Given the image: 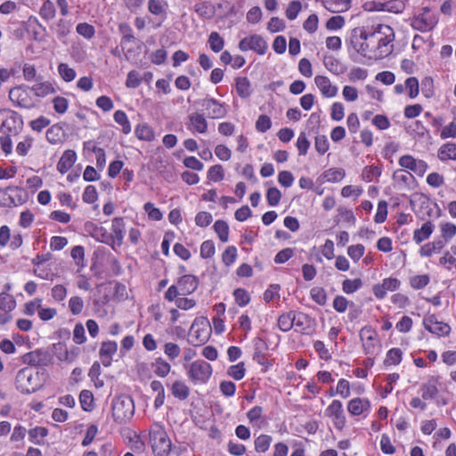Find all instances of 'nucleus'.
<instances>
[{
	"label": "nucleus",
	"mask_w": 456,
	"mask_h": 456,
	"mask_svg": "<svg viewBox=\"0 0 456 456\" xmlns=\"http://www.w3.org/2000/svg\"><path fill=\"white\" fill-rule=\"evenodd\" d=\"M367 28L371 46H374V59H382L391 54L394 51V29L386 24H377Z\"/></svg>",
	"instance_id": "1"
},
{
	"label": "nucleus",
	"mask_w": 456,
	"mask_h": 456,
	"mask_svg": "<svg viewBox=\"0 0 456 456\" xmlns=\"http://www.w3.org/2000/svg\"><path fill=\"white\" fill-rule=\"evenodd\" d=\"M149 443L156 456L169 455L172 448V442L162 424L155 422L150 427Z\"/></svg>",
	"instance_id": "2"
},
{
	"label": "nucleus",
	"mask_w": 456,
	"mask_h": 456,
	"mask_svg": "<svg viewBox=\"0 0 456 456\" xmlns=\"http://www.w3.org/2000/svg\"><path fill=\"white\" fill-rule=\"evenodd\" d=\"M188 379L194 384H206L212 376L213 369L208 362L198 359L191 363H184Z\"/></svg>",
	"instance_id": "3"
},
{
	"label": "nucleus",
	"mask_w": 456,
	"mask_h": 456,
	"mask_svg": "<svg viewBox=\"0 0 456 456\" xmlns=\"http://www.w3.org/2000/svg\"><path fill=\"white\" fill-rule=\"evenodd\" d=\"M112 416L117 422H126L134 413V400L129 395H119L112 401Z\"/></svg>",
	"instance_id": "4"
},
{
	"label": "nucleus",
	"mask_w": 456,
	"mask_h": 456,
	"mask_svg": "<svg viewBox=\"0 0 456 456\" xmlns=\"http://www.w3.org/2000/svg\"><path fill=\"white\" fill-rule=\"evenodd\" d=\"M211 333V325L206 317L196 318L190 329L189 336L191 345L197 346L205 344Z\"/></svg>",
	"instance_id": "5"
},
{
	"label": "nucleus",
	"mask_w": 456,
	"mask_h": 456,
	"mask_svg": "<svg viewBox=\"0 0 456 456\" xmlns=\"http://www.w3.org/2000/svg\"><path fill=\"white\" fill-rule=\"evenodd\" d=\"M38 373H33L28 368L20 370L16 375V388L22 394H31L40 387Z\"/></svg>",
	"instance_id": "6"
},
{
	"label": "nucleus",
	"mask_w": 456,
	"mask_h": 456,
	"mask_svg": "<svg viewBox=\"0 0 456 456\" xmlns=\"http://www.w3.org/2000/svg\"><path fill=\"white\" fill-rule=\"evenodd\" d=\"M438 17L430 8L423 7L411 21L413 29L420 32L431 31L437 24Z\"/></svg>",
	"instance_id": "7"
},
{
	"label": "nucleus",
	"mask_w": 456,
	"mask_h": 456,
	"mask_svg": "<svg viewBox=\"0 0 456 456\" xmlns=\"http://www.w3.org/2000/svg\"><path fill=\"white\" fill-rule=\"evenodd\" d=\"M22 118L15 111L0 110V131L5 134H17L22 127Z\"/></svg>",
	"instance_id": "8"
},
{
	"label": "nucleus",
	"mask_w": 456,
	"mask_h": 456,
	"mask_svg": "<svg viewBox=\"0 0 456 456\" xmlns=\"http://www.w3.org/2000/svg\"><path fill=\"white\" fill-rule=\"evenodd\" d=\"M360 339L362 344L363 351L366 354H374L379 351L378 333L372 327L364 326L361 329Z\"/></svg>",
	"instance_id": "9"
},
{
	"label": "nucleus",
	"mask_w": 456,
	"mask_h": 456,
	"mask_svg": "<svg viewBox=\"0 0 456 456\" xmlns=\"http://www.w3.org/2000/svg\"><path fill=\"white\" fill-rule=\"evenodd\" d=\"M239 48L242 52L252 50L263 55L266 53L268 45L261 36L255 34L242 38L239 43Z\"/></svg>",
	"instance_id": "10"
},
{
	"label": "nucleus",
	"mask_w": 456,
	"mask_h": 456,
	"mask_svg": "<svg viewBox=\"0 0 456 456\" xmlns=\"http://www.w3.org/2000/svg\"><path fill=\"white\" fill-rule=\"evenodd\" d=\"M325 415L331 419L334 427L342 430L346 423V419L343 410V404L339 400H333L325 409Z\"/></svg>",
	"instance_id": "11"
},
{
	"label": "nucleus",
	"mask_w": 456,
	"mask_h": 456,
	"mask_svg": "<svg viewBox=\"0 0 456 456\" xmlns=\"http://www.w3.org/2000/svg\"><path fill=\"white\" fill-rule=\"evenodd\" d=\"M423 326L430 333L437 337H447L451 332L449 324L439 322L435 314H428L423 318Z\"/></svg>",
	"instance_id": "12"
},
{
	"label": "nucleus",
	"mask_w": 456,
	"mask_h": 456,
	"mask_svg": "<svg viewBox=\"0 0 456 456\" xmlns=\"http://www.w3.org/2000/svg\"><path fill=\"white\" fill-rule=\"evenodd\" d=\"M369 36L370 33L368 28H362L360 29L359 37L355 38V40H353L352 43L354 44V47L360 54L370 59H374V46H371Z\"/></svg>",
	"instance_id": "13"
},
{
	"label": "nucleus",
	"mask_w": 456,
	"mask_h": 456,
	"mask_svg": "<svg viewBox=\"0 0 456 456\" xmlns=\"http://www.w3.org/2000/svg\"><path fill=\"white\" fill-rule=\"evenodd\" d=\"M371 403L368 398L355 397L347 403V411L354 417L365 419L370 412Z\"/></svg>",
	"instance_id": "14"
},
{
	"label": "nucleus",
	"mask_w": 456,
	"mask_h": 456,
	"mask_svg": "<svg viewBox=\"0 0 456 456\" xmlns=\"http://www.w3.org/2000/svg\"><path fill=\"white\" fill-rule=\"evenodd\" d=\"M22 362L31 366H46L51 362L49 353L45 349H36L22 355Z\"/></svg>",
	"instance_id": "15"
},
{
	"label": "nucleus",
	"mask_w": 456,
	"mask_h": 456,
	"mask_svg": "<svg viewBox=\"0 0 456 456\" xmlns=\"http://www.w3.org/2000/svg\"><path fill=\"white\" fill-rule=\"evenodd\" d=\"M125 219L123 217H115L111 221V232L109 233L111 240L109 242V246L114 248L115 245L118 247L123 244L125 238Z\"/></svg>",
	"instance_id": "16"
},
{
	"label": "nucleus",
	"mask_w": 456,
	"mask_h": 456,
	"mask_svg": "<svg viewBox=\"0 0 456 456\" xmlns=\"http://www.w3.org/2000/svg\"><path fill=\"white\" fill-rule=\"evenodd\" d=\"M399 165L422 176L428 170V164L421 159H416L411 155H403L399 159Z\"/></svg>",
	"instance_id": "17"
},
{
	"label": "nucleus",
	"mask_w": 456,
	"mask_h": 456,
	"mask_svg": "<svg viewBox=\"0 0 456 456\" xmlns=\"http://www.w3.org/2000/svg\"><path fill=\"white\" fill-rule=\"evenodd\" d=\"M401 286V281L397 278H386L379 284H375L372 288V292L378 299H383L387 291H395Z\"/></svg>",
	"instance_id": "18"
},
{
	"label": "nucleus",
	"mask_w": 456,
	"mask_h": 456,
	"mask_svg": "<svg viewBox=\"0 0 456 456\" xmlns=\"http://www.w3.org/2000/svg\"><path fill=\"white\" fill-rule=\"evenodd\" d=\"M201 105L208 111V116L211 118H223L227 114L225 104L214 98L204 99Z\"/></svg>",
	"instance_id": "19"
},
{
	"label": "nucleus",
	"mask_w": 456,
	"mask_h": 456,
	"mask_svg": "<svg viewBox=\"0 0 456 456\" xmlns=\"http://www.w3.org/2000/svg\"><path fill=\"white\" fill-rule=\"evenodd\" d=\"M85 229L92 238L99 242L109 245L110 240H111L108 231L102 225H98L93 222H87L85 224Z\"/></svg>",
	"instance_id": "20"
},
{
	"label": "nucleus",
	"mask_w": 456,
	"mask_h": 456,
	"mask_svg": "<svg viewBox=\"0 0 456 456\" xmlns=\"http://www.w3.org/2000/svg\"><path fill=\"white\" fill-rule=\"evenodd\" d=\"M176 284L181 295L187 296L192 294L198 289L199 280L194 275L185 274L178 279Z\"/></svg>",
	"instance_id": "21"
},
{
	"label": "nucleus",
	"mask_w": 456,
	"mask_h": 456,
	"mask_svg": "<svg viewBox=\"0 0 456 456\" xmlns=\"http://www.w3.org/2000/svg\"><path fill=\"white\" fill-rule=\"evenodd\" d=\"M187 128L191 133L205 134L208 131V121L203 114L194 112L189 115Z\"/></svg>",
	"instance_id": "22"
},
{
	"label": "nucleus",
	"mask_w": 456,
	"mask_h": 456,
	"mask_svg": "<svg viewBox=\"0 0 456 456\" xmlns=\"http://www.w3.org/2000/svg\"><path fill=\"white\" fill-rule=\"evenodd\" d=\"M117 351L118 344L115 341H105L102 343L99 354L103 366L110 367L111 365L112 357Z\"/></svg>",
	"instance_id": "23"
},
{
	"label": "nucleus",
	"mask_w": 456,
	"mask_h": 456,
	"mask_svg": "<svg viewBox=\"0 0 456 456\" xmlns=\"http://www.w3.org/2000/svg\"><path fill=\"white\" fill-rule=\"evenodd\" d=\"M314 83L322 94L326 98L335 97L338 94V86L332 85L329 77L325 76H316Z\"/></svg>",
	"instance_id": "24"
},
{
	"label": "nucleus",
	"mask_w": 456,
	"mask_h": 456,
	"mask_svg": "<svg viewBox=\"0 0 456 456\" xmlns=\"http://www.w3.org/2000/svg\"><path fill=\"white\" fill-rule=\"evenodd\" d=\"M352 0H322L323 7L332 12L340 13L350 9Z\"/></svg>",
	"instance_id": "25"
},
{
	"label": "nucleus",
	"mask_w": 456,
	"mask_h": 456,
	"mask_svg": "<svg viewBox=\"0 0 456 456\" xmlns=\"http://www.w3.org/2000/svg\"><path fill=\"white\" fill-rule=\"evenodd\" d=\"M76 159H77V154L74 151H72V150L65 151L62 153L60 160L57 163V170L61 174L67 173L71 168V167L74 165V163L76 162Z\"/></svg>",
	"instance_id": "26"
},
{
	"label": "nucleus",
	"mask_w": 456,
	"mask_h": 456,
	"mask_svg": "<svg viewBox=\"0 0 456 456\" xmlns=\"http://www.w3.org/2000/svg\"><path fill=\"white\" fill-rule=\"evenodd\" d=\"M435 228L436 226L431 221H426L422 224L420 228L416 229L413 232V240L417 244H420L421 242L427 240L434 232Z\"/></svg>",
	"instance_id": "27"
},
{
	"label": "nucleus",
	"mask_w": 456,
	"mask_h": 456,
	"mask_svg": "<svg viewBox=\"0 0 456 456\" xmlns=\"http://www.w3.org/2000/svg\"><path fill=\"white\" fill-rule=\"evenodd\" d=\"M10 208L23 205L28 200L24 189L18 186H8Z\"/></svg>",
	"instance_id": "28"
},
{
	"label": "nucleus",
	"mask_w": 456,
	"mask_h": 456,
	"mask_svg": "<svg viewBox=\"0 0 456 456\" xmlns=\"http://www.w3.org/2000/svg\"><path fill=\"white\" fill-rule=\"evenodd\" d=\"M71 30L72 22L65 19H60L54 27V32L57 38L64 45H67V37L70 34Z\"/></svg>",
	"instance_id": "29"
},
{
	"label": "nucleus",
	"mask_w": 456,
	"mask_h": 456,
	"mask_svg": "<svg viewBox=\"0 0 456 456\" xmlns=\"http://www.w3.org/2000/svg\"><path fill=\"white\" fill-rule=\"evenodd\" d=\"M419 394L424 401L435 399L438 394L436 382L434 379H429L428 382L421 384Z\"/></svg>",
	"instance_id": "30"
},
{
	"label": "nucleus",
	"mask_w": 456,
	"mask_h": 456,
	"mask_svg": "<svg viewBox=\"0 0 456 456\" xmlns=\"http://www.w3.org/2000/svg\"><path fill=\"white\" fill-rule=\"evenodd\" d=\"M167 3L164 0H149L148 2L149 12L155 16L160 17L161 21L167 18Z\"/></svg>",
	"instance_id": "31"
},
{
	"label": "nucleus",
	"mask_w": 456,
	"mask_h": 456,
	"mask_svg": "<svg viewBox=\"0 0 456 456\" xmlns=\"http://www.w3.org/2000/svg\"><path fill=\"white\" fill-rule=\"evenodd\" d=\"M437 157L443 162L447 160H456V143L446 142L440 146L437 151Z\"/></svg>",
	"instance_id": "32"
},
{
	"label": "nucleus",
	"mask_w": 456,
	"mask_h": 456,
	"mask_svg": "<svg viewBox=\"0 0 456 456\" xmlns=\"http://www.w3.org/2000/svg\"><path fill=\"white\" fill-rule=\"evenodd\" d=\"M31 91L37 97H45L56 92L54 85L50 81L39 82L32 86Z\"/></svg>",
	"instance_id": "33"
},
{
	"label": "nucleus",
	"mask_w": 456,
	"mask_h": 456,
	"mask_svg": "<svg viewBox=\"0 0 456 456\" xmlns=\"http://www.w3.org/2000/svg\"><path fill=\"white\" fill-rule=\"evenodd\" d=\"M48 434L49 431L46 428L39 426L31 428L28 432L29 441L37 445L45 444V439Z\"/></svg>",
	"instance_id": "34"
},
{
	"label": "nucleus",
	"mask_w": 456,
	"mask_h": 456,
	"mask_svg": "<svg viewBox=\"0 0 456 456\" xmlns=\"http://www.w3.org/2000/svg\"><path fill=\"white\" fill-rule=\"evenodd\" d=\"M134 134L141 141L152 142L155 139L152 127L146 123L138 124L134 128Z\"/></svg>",
	"instance_id": "35"
},
{
	"label": "nucleus",
	"mask_w": 456,
	"mask_h": 456,
	"mask_svg": "<svg viewBox=\"0 0 456 456\" xmlns=\"http://www.w3.org/2000/svg\"><path fill=\"white\" fill-rule=\"evenodd\" d=\"M236 92L242 99L248 98L252 94L251 83L246 77H237L235 80Z\"/></svg>",
	"instance_id": "36"
},
{
	"label": "nucleus",
	"mask_w": 456,
	"mask_h": 456,
	"mask_svg": "<svg viewBox=\"0 0 456 456\" xmlns=\"http://www.w3.org/2000/svg\"><path fill=\"white\" fill-rule=\"evenodd\" d=\"M151 369L158 377L166 378L171 370V365L162 357H158L151 362Z\"/></svg>",
	"instance_id": "37"
},
{
	"label": "nucleus",
	"mask_w": 456,
	"mask_h": 456,
	"mask_svg": "<svg viewBox=\"0 0 456 456\" xmlns=\"http://www.w3.org/2000/svg\"><path fill=\"white\" fill-rule=\"evenodd\" d=\"M171 393L174 397L183 401L188 398L190 395V388L184 381L175 380L171 387Z\"/></svg>",
	"instance_id": "38"
},
{
	"label": "nucleus",
	"mask_w": 456,
	"mask_h": 456,
	"mask_svg": "<svg viewBox=\"0 0 456 456\" xmlns=\"http://www.w3.org/2000/svg\"><path fill=\"white\" fill-rule=\"evenodd\" d=\"M296 320L297 314L294 312L283 314L278 319V327L281 331L287 332L292 329Z\"/></svg>",
	"instance_id": "39"
},
{
	"label": "nucleus",
	"mask_w": 456,
	"mask_h": 456,
	"mask_svg": "<svg viewBox=\"0 0 456 456\" xmlns=\"http://www.w3.org/2000/svg\"><path fill=\"white\" fill-rule=\"evenodd\" d=\"M441 238L444 242L451 241L456 235V224L452 222H442L439 224Z\"/></svg>",
	"instance_id": "40"
},
{
	"label": "nucleus",
	"mask_w": 456,
	"mask_h": 456,
	"mask_svg": "<svg viewBox=\"0 0 456 456\" xmlns=\"http://www.w3.org/2000/svg\"><path fill=\"white\" fill-rule=\"evenodd\" d=\"M322 175L326 182L338 183L345 178L346 171L343 168L332 167L327 169Z\"/></svg>",
	"instance_id": "41"
},
{
	"label": "nucleus",
	"mask_w": 456,
	"mask_h": 456,
	"mask_svg": "<svg viewBox=\"0 0 456 456\" xmlns=\"http://www.w3.org/2000/svg\"><path fill=\"white\" fill-rule=\"evenodd\" d=\"M10 98L12 101H15L17 105L21 108H29L31 106V104L28 102L26 92L22 91L20 88L11 90Z\"/></svg>",
	"instance_id": "42"
},
{
	"label": "nucleus",
	"mask_w": 456,
	"mask_h": 456,
	"mask_svg": "<svg viewBox=\"0 0 456 456\" xmlns=\"http://www.w3.org/2000/svg\"><path fill=\"white\" fill-rule=\"evenodd\" d=\"M214 231L222 242H227L229 240V225L224 220H217L213 225Z\"/></svg>",
	"instance_id": "43"
},
{
	"label": "nucleus",
	"mask_w": 456,
	"mask_h": 456,
	"mask_svg": "<svg viewBox=\"0 0 456 456\" xmlns=\"http://www.w3.org/2000/svg\"><path fill=\"white\" fill-rule=\"evenodd\" d=\"M273 438L269 435L262 434L255 439V450L257 452L264 453L270 448Z\"/></svg>",
	"instance_id": "44"
},
{
	"label": "nucleus",
	"mask_w": 456,
	"mask_h": 456,
	"mask_svg": "<svg viewBox=\"0 0 456 456\" xmlns=\"http://www.w3.org/2000/svg\"><path fill=\"white\" fill-rule=\"evenodd\" d=\"M113 118L116 123L122 126V132L125 134H128L131 132V124L125 111L120 110H117L113 115Z\"/></svg>",
	"instance_id": "45"
},
{
	"label": "nucleus",
	"mask_w": 456,
	"mask_h": 456,
	"mask_svg": "<svg viewBox=\"0 0 456 456\" xmlns=\"http://www.w3.org/2000/svg\"><path fill=\"white\" fill-rule=\"evenodd\" d=\"M16 307V300L7 292L0 293V309L3 312H12Z\"/></svg>",
	"instance_id": "46"
},
{
	"label": "nucleus",
	"mask_w": 456,
	"mask_h": 456,
	"mask_svg": "<svg viewBox=\"0 0 456 456\" xmlns=\"http://www.w3.org/2000/svg\"><path fill=\"white\" fill-rule=\"evenodd\" d=\"M208 44L213 52L219 53L224 46V40L219 33L213 31L208 37Z\"/></svg>",
	"instance_id": "47"
},
{
	"label": "nucleus",
	"mask_w": 456,
	"mask_h": 456,
	"mask_svg": "<svg viewBox=\"0 0 456 456\" xmlns=\"http://www.w3.org/2000/svg\"><path fill=\"white\" fill-rule=\"evenodd\" d=\"M58 73L65 82H71L76 78L77 72L67 63L61 62L58 65Z\"/></svg>",
	"instance_id": "48"
},
{
	"label": "nucleus",
	"mask_w": 456,
	"mask_h": 456,
	"mask_svg": "<svg viewBox=\"0 0 456 456\" xmlns=\"http://www.w3.org/2000/svg\"><path fill=\"white\" fill-rule=\"evenodd\" d=\"M381 175V167L379 166H367L362 169L361 177L365 182H371Z\"/></svg>",
	"instance_id": "49"
},
{
	"label": "nucleus",
	"mask_w": 456,
	"mask_h": 456,
	"mask_svg": "<svg viewBox=\"0 0 456 456\" xmlns=\"http://www.w3.org/2000/svg\"><path fill=\"white\" fill-rule=\"evenodd\" d=\"M55 12L54 4L50 0H46L43 3L39 14L45 20H50L55 17Z\"/></svg>",
	"instance_id": "50"
},
{
	"label": "nucleus",
	"mask_w": 456,
	"mask_h": 456,
	"mask_svg": "<svg viewBox=\"0 0 456 456\" xmlns=\"http://www.w3.org/2000/svg\"><path fill=\"white\" fill-rule=\"evenodd\" d=\"M403 352L400 348H391L387 351L384 363L386 365H398L402 362Z\"/></svg>",
	"instance_id": "51"
},
{
	"label": "nucleus",
	"mask_w": 456,
	"mask_h": 456,
	"mask_svg": "<svg viewBox=\"0 0 456 456\" xmlns=\"http://www.w3.org/2000/svg\"><path fill=\"white\" fill-rule=\"evenodd\" d=\"M405 90H408V94L411 99H415L419 94V83L417 77H410L406 78Z\"/></svg>",
	"instance_id": "52"
},
{
	"label": "nucleus",
	"mask_w": 456,
	"mask_h": 456,
	"mask_svg": "<svg viewBox=\"0 0 456 456\" xmlns=\"http://www.w3.org/2000/svg\"><path fill=\"white\" fill-rule=\"evenodd\" d=\"M84 300L79 296H73L69 299V309L73 315H78L83 312Z\"/></svg>",
	"instance_id": "53"
},
{
	"label": "nucleus",
	"mask_w": 456,
	"mask_h": 456,
	"mask_svg": "<svg viewBox=\"0 0 456 456\" xmlns=\"http://www.w3.org/2000/svg\"><path fill=\"white\" fill-rule=\"evenodd\" d=\"M76 31L88 40L92 39L95 35L94 27L87 22L78 23L76 27Z\"/></svg>",
	"instance_id": "54"
},
{
	"label": "nucleus",
	"mask_w": 456,
	"mask_h": 456,
	"mask_svg": "<svg viewBox=\"0 0 456 456\" xmlns=\"http://www.w3.org/2000/svg\"><path fill=\"white\" fill-rule=\"evenodd\" d=\"M362 281L360 278L350 280L346 279L342 282V290L346 294H352L361 289Z\"/></svg>",
	"instance_id": "55"
},
{
	"label": "nucleus",
	"mask_w": 456,
	"mask_h": 456,
	"mask_svg": "<svg viewBox=\"0 0 456 456\" xmlns=\"http://www.w3.org/2000/svg\"><path fill=\"white\" fill-rule=\"evenodd\" d=\"M311 298L319 305H324L327 302V294L323 288L314 287L310 290Z\"/></svg>",
	"instance_id": "56"
},
{
	"label": "nucleus",
	"mask_w": 456,
	"mask_h": 456,
	"mask_svg": "<svg viewBox=\"0 0 456 456\" xmlns=\"http://www.w3.org/2000/svg\"><path fill=\"white\" fill-rule=\"evenodd\" d=\"M430 281L429 275L419 274L410 278V285L414 289H421L425 288Z\"/></svg>",
	"instance_id": "57"
},
{
	"label": "nucleus",
	"mask_w": 456,
	"mask_h": 456,
	"mask_svg": "<svg viewBox=\"0 0 456 456\" xmlns=\"http://www.w3.org/2000/svg\"><path fill=\"white\" fill-rule=\"evenodd\" d=\"M421 92L427 99L432 98L435 95L434 80L431 77H425L421 80Z\"/></svg>",
	"instance_id": "58"
},
{
	"label": "nucleus",
	"mask_w": 456,
	"mask_h": 456,
	"mask_svg": "<svg viewBox=\"0 0 456 456\" xmlns=\"http://www.w3.org/2000/svg\"><path fill=\"white\" fill-rule=\"evenodd\" d=\"M235 302L240 307L246 306L250 302V296L244 289H236L233 291Z\"/></svg>",
	"instance_id": "59"
},
{
	"label": "nucleus",
	"mask_w": 456,
	"mask_h": 456,
	"mask_svg": "<svg viewBox=\"0 0 456 456\" xmlns=\"http://www.w3.org/2000/svg\"><path fill=\"white\" fill-rule=\"evenodd\" d=\"M254 346L256 347V351L254 353L253 359L261 365L265 364L266 359L265 354L261 351V348L265 346L264 340L260 338H255Z\"/></svg>",
	"instance_id": "60"
},
{
	"label": "nucleus",
	"mask_w": 456,
	"mask_h": 456,
	"mask_svg": "<svg viewBox=\"0 0 456 456\" xmlns=\"http://www.w3.org/2000/svg\"><path fill=\"white\" fill-rule=\"evenodd\" d=\"M364 252L365 247L362 244L352 245L347 248V254L354 263H357L362 257Z\"/></svg>",
	"instance_id": "61"
},
{
	"label": "nucleus",
	"mask_w": 456,
	"mask_h": 456,
	"mask_svg": "<svg viewBox=\"0 0 456 456\" xmlns=\"http://www.w3.org/2000/svg\"><path fill=\"white\" fill-rule=\"evenodd\" d=\"M237 256V248L234 246H229L222 255V261L226 266H230L236 261Z\"/></svg>",
	"instance_id": "62"
},
{
	"label": "nucleus",
	"mask_w": 456,
	"mask_h": 456,
	"mask_svg": "<svg viewBox=\"0 0 456 456\" xmlns=\"http://www.w3.org/2000/svg\"><path fill=\"white\" fill-rule=\"evenodd\" d=\"M81 407L85 411H90L93 407L94 396L89 390H82L79 395Z\"/></svg>",
	"instance_id": "63"
},
{
	"label": "nucleus",
	"mask_w": 456,
	"mask_h": 456,
	"mask_svg": "<svg viewBox=\"0 0 456 456\" xmlns=\"http://www.w3.org/2000/svg\"><path fill=\"white\" fill-rule=\"evenodd\" d=\"M324 66L327 69H329L331 73L338 75L343 73L344 69L340 62L333 57H328L324 59Z\"/></svg>",
	"instance_id": "64"
}]
</instances>
